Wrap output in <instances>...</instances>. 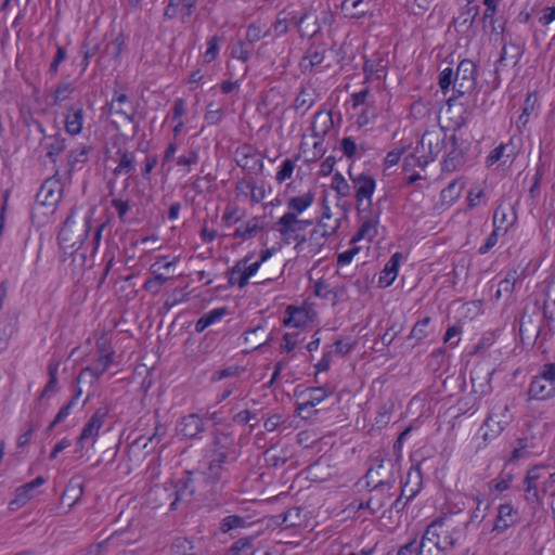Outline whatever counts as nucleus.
I'll use <instances>...</instances> for the list:
<instances>
[{"instance_id":"obj_1","label":"nucleus","mask_w":555,"mask_h":555,"mask_svg":"<svg viewBox=\"0 0 555 555\" xmlns=\"http://www.w3.org/2000/svg\"><path fill=\"white\" fill-rule=\"evenodd\" d=\"M236 459L237 453L232 435L225 433L216 434L206 450V468L203 472L204 480L211 487L212 491H220L230 482V466Z\"/></svg>"},{"instance_id":"obj_2","label":"nucleus","mask_w":555,"mask_h":555,"mask_svg":"<svg viewBox=\"0 0 555 555\" xmlns=\"http://www.w3.org/2000/svg\"><path fill=\"white\" fill-rule=\"evenodd\" d=\"M476 65L470 60H462L454 73L451 67L443 68L439 74V87L443 94L452 86L453 91L462 96L472 92L476 87Z\"/></svg>"},{"instance_id":"obj_3","label":"nucleus","mask_w":555,"mask_h":555,"mask_svg":"<svg viewBox=\"0 0 555 555\" xmlns=\"http://www.w3.org/2000/svg\"><path fill=\"white\" fill-rule=\"evenodd\" d=\"M461 538V531L453 526L451 519L440 517L430 522L424 531L421 540L425 546H430L438 551L446 552L455 546Z\"/></svg>"},{"instance_id":"obj_4","label":"nucleus","mask_w":555,"mask_h":555,"mask_svg":"<svg viewBox=\"0 0 555 555\" xmlns=\"http://www.w3.org/2000/svg\"><path fill=\"white\" fill-rule=\"evenodd\" d=\"M313 221L311 219H300L293 214H284L275 223L276 231L287 242H295V249L298 253L305 250L306 235L301 232L306 231Z\"/></svg>"},{"instance_id":"obj_5","label":"nucleus","mask_w":555,"mask_h":555,"mask_svg":"<svg viewBox=\"0 0 555 555\" xmlns=\"http://www.w3.org/2000/svg\"><path fill=\"white\" fill-rule=\"evenodd\" d=\"M76 209L73 208L65 219L63 227L59 233L57 240L62 249L76 251L89 235V220L85 219L82 223L77 224L74 215Z\"/></svg>"},{"instance_id":"obj_6","label":"nucleus","mask_w":555,"mask_h":555,"mask_svg":"<svg viewBox=\"0 0 555 555\" xmlns=\"http://www.w3.org/2000/svg\"><path fill=\"white\" fill-rule=\"evenodd\" d=\"M528 396L531 400H547L555 396V362L542 364L532 376Z\"/></svg>"},{"instance_id":"obj_7","label":"nucleus","mask_w":555,"mask_h":555,"mask_svg":"<svg viewBox=\"0 0 555 555\" xmlns=\"http://www.w3.org/2000/svg\"><path fill=\"white\" fill-rule=\"evenodd\" d=\"M309 17L310 14L308 12H302L301 15L298 16L295 12L281 11L272 25L275 37H281L287 34L291 25H294L298 29L301 37L314 36L320 30V26L317 20L312 27H309L308 25L305 26V23Z\"/></svg>"},{"instance_id":"obj_8","label":"nucleus","mask_w":555,"mask_h":555,"mask_svg":"<svg viewBox=\"0 0 555 555\" xmlns=\"http://www.w3.org/2000/svg\"><path fill=\"white\" fill-rule=\"evenodd\" d=\"M447 134L441 130H426L416 146L420 154V165L426 166L433 162L442 151Z\"/></svg>"},{"instance_id":"obj_9","label":"nucleus","mask_w":555,"mask_h":555,"mask_svg":"<svg viewBox=\"0 0 555 555\" xmlns=\"http://www.w3.org/2000/svg\"><path fill=\"white\" fill-rule=\"evenodd\" d=\"M349 176L356 191L357 209L359 212H364L372 206L376 181L371 175L364 172L353 176L349 171Z\"/></svg>"},{"instance_id":"obj_10","label":"nucleus","mask_w":555,"mask_h":555,"mask_svg":"<svg viewBox=\"0 0 555 555\" xmlns=\"http://www.w3.org/2000/svg\"><path fill=\"white\" fill-rule=\"evenodd\" d=\"M254 258V253H248L244 258L237 260L228 272V283L230 286H237L244 288L251 276L259 270V262H250Z\"/></svg>"},{"instance_id":"obj_11","label":"nucleus","mask_w":555,"mask_h":555,"mask_svg":"<svg viewBox=\"0 0 555 555\" xmlns=\"http://www.w3.org/2000/svg\"><path fill=\"white\" fill-rule=\"evenodd\" d=\"M339 227V219H334L333 224L319 221L318 225L310 231L309 236H306V245L304 251L310 256L318 254L321 247L325 244L326 238L335 234Z\"/></svg>"},{"instance_id":"obj_12","label":"nucleus","mask_w":555,"mask_h":555,"mask_svg":"<svg viewBox=\"0 0 555 555\" xmlns=\"http://www.w3.org/2000/svg\"><path fill=\"white\" fill-rule=\"evenodd\" d=\"M395 465L391 460L384 461L376 456L374 459V465L367 470L365 475L366 486L371 487L372 485L380 483L386 486H395L396 478L393 474Z\"/></svg>"},{"instance_id":"obj_13","label":"nucleus","mask_w":555,"mask_h":555,"mask_svg":"<svg viewBox=\"0 0 555 555\" xmlns=\"http://www.w3.org/2000/svg\"><path fill=\"white\" fill-rule=\"evenodd\" d=\"M37 130L42 134L40 145L46 157L53 164L56 163L59 156L65 151V138L60 133L46 134L41 122L36 121Z\"/></svg>"},{"instance_id":"obj_14","label":"nucleus","mask_w":555,"mask_h":555,"mask_svg":"<svg viewBox=\"0 0 555 555\" xmlns=\"http://www.w3.org/2000/svg\"><path fill=\"white\" fill-rule=\"evenodd\" d=\"M541 467L534 466L530 468L522 481L525 500L529 505H539L545 494V489L540 490L539 480L542 478Z\"/></svg>"},{"instance_id":"obj_15","label":"nucleus","mask_w":555,"mask_h":555,"mask_svg":"<svg viewBox=\"0 0 555 555\" xmlns=\"http://www.w3.org/2000/svg\"><path fill=\"white\" fill-rule=\"evenodd\" d=\"M109 413V409L107 406H101L95 410L93 415L89 418L87 424L83 426L81 434L77 439V450L80 451L83 449L85 441L89 439H95L99 435L101 427L104 424L105 418Z\"/></svg>"},{"instance_id":"obj_16","label":"nucleus","mask_w":555,"mask_h":555,"mask_svg":"<svg viewBox=\"0 0 555 555\" xmlns=\"http://www.w3.org/2000/svg\"><path fill=\"white\" fill-rule=\"evenodd\" d=\"M235 163L249 173H261L263 162L257 151L250 145L238 146L234 154Z\"/></svg>"},{"instance_id":"obj_17","label":"nucleus","mask_w":555,"mask_h":555,"mask_svg":"<svg viewBox=\"0 0 555 555\" xmlns=\"http://www.w3.org/2000/svg\"><path fill=\"white\" fill-rule=\"evenodd\" d=\"M8 288L5 282L0 284V352L4 351L10 344V339L16 330V322L14 318L2 312L4 298L7 297Z\"/></svg>"},{"instance_id":"obj_18","label":"nucleus","mask_w":555,"mask_h":555,"mask_svg":"<svg viewBox=\"0 0 555 555\" xmlns=\"http://www.w3.org/2000/svg\"><path fill=\"white\" fill-rule=\"evenodd\" d=\"M63 186L60 180L47 179L36 194V203L41 206H55L62 198Z\"/></svg>"},{"instance_id":"obj_19","label":"nucleus","mask_w":555,"mask_h":555,"mask_svg":"<svg viewBox=\"0 0 555 555\" xmlns=\"http://www.w3.org/2000/svg\"><path fill=\"white\" fill-rule=\"evenodd\" d=\"M380 482L371 486L370 498L365 501V507L370 509L371 514L382 509L393 495L392 489L395 486H386Z\"/></svg>"},{"instance_id":"obj_20","label":"nucleus","mask_w":555,"mask_h":555,"mask_svg":"<svg viewBox=\"0 0 555 555\" xmlns=\"http://www.w3.org/2000/svg\"><path fill=\"white\" fill-rule=\"evenodd\" d=\"M46 483V478L42 476L36 477L34 480L16 488L15 498L10 502L11 509H17L25 506L36 495V489Z\"/></svg>"},{"instance_id":"obj_21","label":"nucleus","mask_w":555,"mask_h":555,"mask_svg":"<svg viewBox=\"0 0 555 555\" xmlns=\"http://www.w3.org/2000/svg\"><path fill=\"white\" fill-rule=\"evenodd\" d=\"M359 214L361 215V225L352 241L356 242L363 238L372 241L377 234V223L379 215L377 212H374L373 210H365L364 212Z\"/></svg>"},{"instance_id":"obj_22","label":"nucleus","mask_w":555,"mask_h":555,"mask_svg":"<svg viewBox=\"0 0 555 555\" xmlns=\"http://www.w3.org/2000/svg\"><path fill=\"white\" fill-rule=\"evenodd\" d=\"M313 315L314 313L307 308L288 306L283 323L285 326L305 327L312 322Z\"/></svg>"},{"instance_id":"obj_23","label":"nucleus","mask_w":555,"mask_h":555,"mask_svg":"<svg viewBox=\"0 0 555 555\" xmlns=\"http://www.w3.org/2000/svg\"><path fill=\"white\" fill-rule=\"evenodd\" d=\"M177 430L186 438H197L205 430V421L198 414H189L180 420Z\"/></svg>"},{"instance_id":"obj_24","label":"nucleus","mask_w":555,"mask_h":555,"mask_svg":"<svg viewBox=\"0 0 555 555\" xmlns=\"http://www.w3.org/2000/svg\"><path fill=\"white\" fill-rule=\"evenodd\" d=\"M194 492L195 487L192 473L185 472L183 477H181L175 485V500L170 504L171 509H175L179 502L191 501Z\"/></svg>"},{"instance_id":"obj_25","label":"nucleus","mask_w":555,"mask_h":555,"mask_svg":"<svg viewBox=\"0 0 555 555\" xmlns=\"http://www.w3.org/2000/svg\"><path fill=\"white\" fill-rule=\"evenodd\" d=\"M334 393V387L325 385L321 387H313L308 389V400L299 403L297 411L298 414L302 417H308L309 415H302L305 411H308L315 405L320 404L323 400Z\"/></svg>"},{"instance_id":"obj_26","label":"nucleus","mask_w":555,"mask_h":555,"mask_svg":"<svg viewBox=\"0 0 555 555\" xmlns=\"http://www.w3.org/2000/svg\"><path fill=\"white\" fill-rule=\"evenodd\" d=\"M517 521V512L512 504L505 503L499 506L498 516L495 518L492 532L502 533L513 527Z\"/></svg>"},{"instance_id":"obj_27","label":"nucleus","mask_w":555,"mask_h":555,"mask_svg":"<svg viewBox=\"0 0 555 555\" xmlns=\"http://www.w3.org/2000/svg\"><path fill=\"white\" fill-rule=\"evenodd\" d=\"M85 121V111L81 104L72 105L65 115V129L72 135H77L82 131Z\"/></svg>"},{"instance_id":"obj_28","label":"nucleus","mask_w":555,"mask_h":555,"mask_svg":"<svg viewBox=\"0 0 555 555\" xmlns=\"http://www.w3.org/2000/svg\"><path fill=\"white\" fill-rule=\"evenodd\" d=\"M60 362L57 360H50L47 366V372L49 376V380L47 385L41 390L37 408L40 406L41 401L47 398L55 395L59 392V379H57V373H59Z\"/></svg>"},{"instance_id":"obj_29","label":"nucleus","mask_w":555,"mask_h":555,"mask_svg":"<svg viewBox=\"0 0 555 555\" xmlns=\"http://www.w3.org/2000/svg\"><path fill=\"white\" fill-rule=\"evenodd\" d=\"M403 256L401 253H395L386 262L378 278V285L380 287L390 286L396 280L399 271V266Z\"/></svg>"},{"instance_id":"obj_30","label":"nucleus","mask_w":555,"mask_h":555,"mask_svg":"<svg viewBox=\"0 0 555 555\" xmlns=\"http://www.w3.org/2000/svg\"><path fill=\"white\" fill-rule=\"evenodd\" d=\"M114 361V352H106L99 357V359L92 364L87 367H85L79 376H78V383L81 380V378L89 374L91 375L95 380H98L113 364Z\"/></svg>"},{"instance_id":"obj_31","label":"nucleus","mask_w":555,"mask_h":555,"mask_svg":"<svg viewBox=\"0 0 555 555\" xmlns=\"http://www.w3.org/2000/svg\"><path fill=\"white\" fill-rule=\"evenodd\" d=\"M115 154L118 158V164L113 170L115 176L131 175L135 171L134 152H131L127 149H118Z\"/></svg>"},{"instance_id":"obj_32","label":"nucleus","mask_w":555,"mask_h":555,"mask_svg":"<svg viewBox=\"0 0 555 555\" xmlns=\"http://www.w3.org/2000/svg\"><path fill=\"white\" fill-rule=\"evenodd\" d=\"M396 555H438V551L430 546H425L424 541H418L417 537L414 535L398 548Z\"/></svg>"},{"instance_id":"obj_33","label":"nucleus","mask_w":555,"mask_h":555,"mask_svg":"<svg viewBox=\"0 0 555 555\" xmlns=\"http://www.w3.org/2000/svg\"><path fill=\"white\" fill-rule=\"evenodd\" d=\"M313 202L314 194L310 191L298 196H293L286 203L288 210L285 214H293L296 217H299L313 204Z\"/></svg>"},{"instance_id":"obj_34","label":"nucleus","mask_w":555,"mask_h":555,"mask_svg":"<svg viewBox=\"0 0 555 555\" xmlns=\"http://www.w3.org/2000/svg\"><path fill=\"white\" fill-rule=\"evenodd\" d=\"M312 133L315 139H323L333 128V118L330 112H318L313 116Z\"/></svg>"},{"instance_id":"obj_35","label":"nucleus","mask_w":555,"mask_h":555,"mask_svg":"<svg viewBox=\"0 0 555 555\" xmlns=\"http://www.w3.org/2000/svg\"><path fill=\"white\" fill-rule=\"evenodd\" d=\"M228 312L227 307H220L204 313L195 323V331L204 332L208 326L219 322Z\"/></svg>"},{"instance_id":"obj_36","label":"nucleus","mask_w":555,"mask_h":555,"mask_svg":"<svg viewBox=\"0 0 555 555\" xmlns=\"http://www.w3.org/2000/svg\"><path fill=\"white\" fill-rule=\"evenodd\" d=\"M262 230V225L257 217L249 219L244 224L235 229L232 237L240 238L242 241L250 240L255 237Z\"/></svg>"},{"instance_id":"obj_37","label":"nucleus","mask_w":555,"mask_h":555,"mask_svg":"<svg viewBox=\"0 0 555 555\" xmlns=\"http://www.w3.org/2000/svg\"><path fill=\"white\" fill-rule=\"evenodd\" d=\"M325 49L321 47H311L306 52V55L300 62V67L304 70L312 69L314 66L320 65L324 61Z\"/></svg>"},{"instance_id":"obj_38","label":"nucleus","mask_w":555,"mask_h":555,"mask_svg":"<svg viewBox=\"0 0 555 555\" xmlns=\"http://www.w3.org/2000/svg\"><path fill=\"white\" fill-rule=\"evenodd\" d=\"M522 281V272L517 269H512L506 272L505 278L500 281L499 288L509 297L515 291L516 286Z\"/></svg>"},{"instance_id":"obj_39","label":"nucleus","mask_w":555,"mask_h":555,"mask_svg":"<svg viewBox=\"0 0 555 555\" xmlns=\"http://www.w3.org/2000/svg\"><path fill=\"white\" fill-rule=\"evenodd\" d=\"M516 217L508 216V209L504 208L502 205L498 206L493 214V227L498 231L506 234L509 227L514 223Z\"/></svg>"},{"instance_id":"obj_40","label":"nucleus","mask_w":555,"mask_h":555,"mask_svg":"<svg viewBox=\"0 0 555 555\" xmlns=\"http://www.w3.org/2000/svg\"><path fill=\"white\" fill-rule=\"evenodd\" d=\"M169 555H197V550L191 540L179 537L172 541Z\"/></svg>"},{"instance_id":"obj_41","label":"nucleus","mask_w":555,"mask_h":555,"mask_svg":"<svg viewBox=\"0 0 555 555\" xmlns=\"http://www.w3.org/2000/svg\"><path fill=\"white\" fill-rule=\"evenodd\" d=\"M236 190L250 192V199L253 203L258 204L263 201L266 191L262 185H258L253 179L241 181L236 184Z\"/></svg>"},{"instance_id":"obj_42","label":"nucleus","mask_w":555,"mask_h":555,"mask_svg":"<svg viewBox=\"0 0 555 555\" xmlns=\"http://www.w3.org/2000/svg\"><path fill=\"white\" fill-rule=\"evenodd\" d=\"M542 325L534 323L533 315L525 312L520 319L519 332L521 335L527 334L538 338L542 333Z\"/></svg>"},{"instance_id":"obj_43","label":"nucleus","mask_w":555,"mask_h":555,"mask_svg":"<svg viewBox=\"0 0 555 555\" xmlns=\"http://www.w3.org/2000/svg\"><path fill=\"white\" fill-rule=\"evenodd\" d=\"M507 423H508V420L505 417L504 414H502V417H500L495 413H492L491 415H489L488 418L486 420L483 426L490 427L492 435L485 433L483 439L488 440L489 438H493L496 435H499L504 429L505 425H507Z\"/></svg>"},{"instance_id":"obj_44","label":"nucleus","mask_w":555,"mask_h":555,"mask_svg":"<svg viewBox=\"0 0 555 555\" xmlns=\"http://www.w3.org/2000/svg\"><path fill=\"white\" fill-rule=\"evenodd\" d=\"M83 487L81 483H69L62 495V503L68 501V508L70 509L82 496Z\"/></svg>"},{"instance_id":"obj_45","label":"nucleus","mask_w":555,"mask_h":555,"mask_svg":"<svg viewBox=\"0 0 555 555\" xmlns=\"http://www.w3.org/2000/svg\"><path fill=\"white\" fill-rule=\"evenodd\" d=\"M90 147L80 145L72 150L67 157V164L70 170L75 169L76 165L86 163L88 159Z\"/></svg>"},{"instance_id":"obj_46","label":"nucleus","mask_w":555,"mask_h":555,"mask_svg":"<svg viewBox=\"0 0 555 555\" xmlns=\"http://www.w3.org/2000/svg\"><path fill=\"white\" fill-rule=\"evenodd\" d=\"M331 188L336 192L338 198H344L350 195V185L338 171L332 177Z\"/></svg>"},{"instance_id":"obj_47","label":"nucleus","mask_w":555,"mask_h":555,"mask_svg":"<svg viewBox=\"0 0 555 555\" xmlns=\"http://www.w3.org/2000/svg\"><path fill=\"white\" fill-rule=\"evenodd\" d=\"M246 519L238 515H230L224 517L220 522V530L223 533H228L235 529H241L246 527Z\"/></svg>"},{"instance_id":"obj_48","label":"nucleus","mask_w":555,"mask_h":555,"mask_svg":"<svg viewBox=\"0 0 555 555\" xmlns=\"http://www.w3.org/2000/svg\"><path fill=\"white\" fill-rule=\"evenodd\" d=\"M315 102L314 93L306 88H302L295 99L296 109L307 112Z\"/></svg>"},{"instance_id":"obj_49","label":"nucleus","mask_w":555,"mask_h":555,"mask_svg":"<svg viewBox=\"0 0 555 555\" xmlns=\"http://www.w3.org/2000/svg\"><path fill=\"white\" fill-rule=\"evenodd\" d=\"M298 158L299 156H297L295 159L286 158L282 162V165L275 176V179L279 183H283L284 181L292 178V175L296 167V160Z\"/></svg>"},{"instance_id":"obj_50","label":"nucleus","mask_w":555,"mask_h":555,"mask_svg":"<svg viewBox=\"0 0 555 555\" xmlns=\"http://www.w3.org/2000/svg\"><path fill=\"white\" fill-rule=\"evenodd\" d=\"M223 117V107L215 102H210L207 105V109L205 113V120L208 122V125H217L221 121Z\"/></svg>"},{"instance_id":"obj_51","label":"nucleus","mask_w":555,"mask_h":555,"mask_svg":"<svg viewBox=\"0 0 555 555\" xmlns=\"http://www.w3.org/2000/svg\"><path fill=\"white\" fill-rule=\"evenodd\" d=\"M475 500L477 502V505L472 511L469 522L470 524H480L485 519V517L487 515V511L489 508V504L486 503L485 500L479 498V496H476Z\"/></svg>"},{"instance_id":"obj_52","label":"nucleus","mask_w":555,"mask_h":555,"mask_svg":"<svg viewBox=\"0 0 555 555\" xmlns=\"http://www.w3.org/2000/svg\"><path fill=\"white\" fill-rule=\"evenodd\" d=\"M74 92V86L70 82H61L53 92V104H59L67 100Z\"/></svg>"},{"instance_id":"obj_53","label":"nucleus","mask_w":555,"mask_h":555,"mask_svg":"<svg viewBox=\"0 0 555 555\" xmlns=\"http://www.w3.org/2000/svg\"><path fill=\"white\" fill-rule=\"evenodd\" d=\"M221 38L218 36H212L207 40V50L204 53V62L210 63L216 60L219 53V43Z\"/></svg>"},{"instance_id":"obj_54","label":"nucleus","mask_w":555,"mask_h":555,"mask_svg":"<svg viewBox=\"0 0 555 555\" xmlns=\"http://www.w3.org/2000/svg\"><path fill=\"white\" fill-rule=\"evenodd\" d=\"M99 43L91 44L90 41H86L81 47V54H82V61H81V67L82 70H86L89 66L91 57H93L98 51H99Z\"/></svg>"},{"instance_id":"obj_55","label":"nucleus","mask_w":555,"mask_h":555,"mask_svg":"<svg viewBox=\"0 0 555 555\" xmlns=\"http://www.w3.org/2000/svg\"><path fill=\"white\" fill-rule=\"evenodd\" d=\"M253 539L249 537L241 538L229 548L230 555H247V551L251 548Z\"/></svg>"},{"instance_id":"obj_56","label":"nucleus","mask_w":555,"mask_h":555,"mask_svg":"<svg viewBox=\"0 0 555 555\" xmlns=\"http://www.w3.org/2000/svg\"><path fill=\"white\" fill-rule=\"evenodd\" d=\"M197 0H179V13H181V22L189 23L193 14V10L196 7Z\"/></svg>"},{"instance_id":"obj_57","label":"nucleus","mask_w":555,"mask_h":555,"mask_svg":"<svg viewBox=\"0 0 555 555\" xmlns=\"http://www.w3.org/2000/svg\"><path fill=\"white\" fill-rule=\"evenodd\" d=\"M429 322H430L429 317H426L423 320L416 322L411 331L410 336L412 338H415L417 341L427 337V335H428L427 327L429 325Z\"/></svg>"},{"instance_id":"obj_58","label":"nucleus","mask_w":555,"mask_h":555,"mask_svg":"<svg viewBox=\"0 0 555 555\" xmlns=\"http://www.w3.org/2000/svg\"><path fill=\"white\" fill-rule=\"evenodd\" d=\"M542 324L546 327L547 333L553 335L555 333V308L543 305V319Z\"/></svg>"},{"instance_id":"obj_59","label":"nucleus","mask_w":555,"mask_h":555,"mask_svg":"<svg viewBox=\"0 0 555 555\" xmlns=\"http://www.w3.org/2000/svg\"><path fill=\"white\" fill-rule=\"evenodd\" d=\"M334 356L344 357L352 349V344L348 340L337 339L334 344L326 345Z\"/></svg>"},{"instance_id":"obj_60","label":"nucleus","mask_w":555,"mask_h":555,"mask_svg":"<svg viewBox=\"0 0 555 555\" xmlns=\"http://www.w3.org/2000/svg\"><path fill=\"white\" fill-rule=\"evenodd\" d=\"M269 34L270 29L262 31L260 26L251 24L247 28L246 40L248 41V43L253 44L255 42H258L261 38L269 36Z\"/></svg>"},{"instance_id":"obj_61","label":"nucleus","mask_w":555,"mask_h":555,"mask_svg":"<svg viewBox=\"0 0 555 555\" xmlns=\"http://www.w3.org/2000/svg\"><path fill=\"white\" fill-rule=\"evenodd\" d=\"M513 479H514V476H513L512 473H506V472L503 470L500 474V476L492 481L493 488L498 492H503V491L507 490L511 487V485L513 482Z\"/></svg>"},{"instance_id":"obj_62","label":"nucleus","mask_w":555,"mask_h":555,"mask_svg":"<svg viewBox=\"0 0 555 555\" xmlns=\"http://www.w3.org/2000/svg\"><path fill=\"white\" fill-rule=\"evenodd\" d=\"M300 508L293 507L283 513L282 522H285V528H292L300 522Z\"/></svg>"},{"instance_id":"obj_63","label":"nucleus","mask_w":555,"mask_h":555,"mask_svg":"<svg viewBox=\"0 0 555 555\" xmlns=\"http://www.w3.org/2000/svg\"><path fill=\"white\" fill-rule=\"evenodd\" d=\"M543 173V167L538 166L531 179V185L529 188V196L533 199L537 198L540 194V182L542 180Z\"/></svg>"},{"instance_id":"obj_64","label":"nucleus","mask_w":555,"mask_h":555,"mask_svg":"<svg viewBox=\"0 0 555 555\" xmlns=\"http://www.w3.org/2000/svg\"><path fill=\"white\" fill-rule=\"evenodd\" d=\"M238 212V207L227 206L221 218L222 222L228 227L237 223L241 220V216Z\"/></svg>"}]
</instances>
